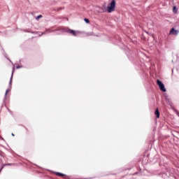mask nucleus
Returning a JSON list of instances; mask_svg holds the SVG:
<instances>
[{"mask_svg":"<svg viewBox=\"0 0 179 179\" xmlns=\"http://www.w3.org/2000/svg\"><path fill=\"white\" fill-rule=\"evenodd\" d=\"M115 0H113L110 3L108 4L107 10L108 13H111L115 10Z\"/></svg>","mask_w":179,"mask_h":179,"instance_id":"f257e3e1","label":"nucleus"},{"mask_svg":"<svg viewBox=\"0 0 179 179\" xmlns=\"http://www.w3.org/2000/svg\"><path fill=\"white\" fill-rule=\"evenodd\" d=\"M157 85L159 86L162 92H166V87H164V84H163V83H162L160 80H157Z\"/></svg>","mask_w":179,"mask_h":179,"instance_id":"f03ea898","label":"nucleus"},{"mask_svg":"<svg viewBox=\"0 0 179 179\" xmlns=\"http://www.w3.org/2000/svg\"><path fill=\"white\" fill-rule=\"evenodd\" d=\"M178 33H179L178 30H177L174 28H172L169 32V34L172 35V36H178Z\"/></svg>","mask_w":179,"mask_h":179,"instance_id":"7ed1b4c3","label":"nucleus"},{"mask_svg":"<svg viewBox=\"0 0 179 179\" xmlns=\"http://www.w3.org/2000/svg\"><path fill=\"white\" fill-rule=\"evenodd\" d=\"M68 33H70V34H72L73 36H78V34H80V31H75L73 29H69Z\"/></svg>","mask_w":179,"mask_h":179,"instance_id":"20e7f679","label":"nucleus"},{"mask_svg":"<svg viewBox=\"0 0 179 179\" xmlns=\"http://www.w3.org/2000/svg\"><path fill=\"white\" fill-rule=\"evenodd\" d=\"M155 115H157V118H159L160 117V113L159 112V109L157 108L155 110Z\"/></svg>","mask_w":179,"mask_h":179,"instance_id":"39448f33","label":"nucleus"},{"mask_svg":"<svg viewBox=\"0 0 179 179\" xmlns=\"http://www.w3.org/2000/svg\"><path fill=\"white\" fill-rule=\"evenodd\" d=\"M56 176H59L60 177H64V174L63 173H59V172H57L55 173Z\"/></svg>","mask_w":179,"mask_h":179,"instance_id":"423d86ee","label":"nucleus"},{"mask_svg":"<svg viewBox=\"0 0 179 179\" xmlns=\"http://www.w3.org/2000/svg\"><path fill=\"white\" fill-rule=\"evenodd\" d=\"M173 13H177V7L173 6Z\"/></svg>","mask_w":179,"mask_h":179,"instance_id":"0eeeda50","label":"nucleus"},{"mask_svg":"<svg viewBox=\"0 0 179 179\" xmlns=\"http://www.w3.org/2000/svg\"><path fill=\"white\" fill-rule=\"evenodd\" d=\"M41 17H43V15H38V16L36 17V20H38V19H41Z\"/></svg>","mask_w":179,"mask_h":179,"instance_id":"6e6552de","label":"nucleus"},{"mask_svg":"<svg viewBox=\"0 0 179 179\" xmlns=\"http://www.w3.org/2000/svg\"><path fill=\"white\" fill-rule=\"evenodd\" d=\"M84 22H85V23H90V21L89 20V19H87V18L84 19Z\"/></svg>","mask_w":179,"mask_h":179,"instance_id":"1a4fd4ad","label":"nucleus"},{"mask_svg":"<svg viewBox=\"0 0 179 179\" xmlns=\"http://www.w3.org/2000/svg\"><path fill=\"white\" fill-rule=\"evenodd\" d=\"M20 68H22V66H17V69H19Z\"/></svg>","mask_w":179,"mask_h":179,"instance_id":"9d476101","label":"nucleus"},{"mask_svg":"<svg viewBox=\"0 0 179 179\" xmlns=\"http://www.w3.org/2000/svg\"><path fill=\"white\" fill-rule=\"evenodd\" d=\"M8 92H9V91L7 90L6 92V94H8Z\"/></svg>","mask_w":179,"mask_h":179,"instance_id":"9b49d317","label":"nucleus"},{"mask_svg":"<svg viewBox=\"0 0 179 179\" xmlns=\"http://www.w3.org/2000/svg\"><path fill=\"white\" fill-rule=\"evenodd\" d=\"M12 136H15V134H12Z\"/></svg>","mask_w":179,"mask_h":179,"instance_id":"f8f14e48","label":"nucleus"}]
</instances>
